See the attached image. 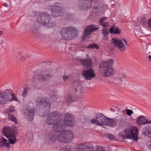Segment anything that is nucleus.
<instances>
[{
	"label": "nucleus",
	"mask_w": 151,
	"mask_h": 151,
	"mask_svg": "<svg viewBox=\"0 0 151 151\" xmlns=\"http://www.w3.org/2000/svg\"><path fill=\"white\" fill-rule=\"evenodd\" d=\"M102 22L104 23V22H105V21H102Z\"/></svg>",
	"instance_id": "63"
},
{
	"label": "nucleus",
	"mask_w": 151,
	"mask_h": 151,
	"mask_svg": "<svg viewBox=\"0 0 151 151\" xmlns=\"http://www.w3.org/2000/svg\"><path fill=\"white\" fill-rule=\"evenodd\" d=\"M46 122L48 125H50L52 124V123H55V122L53 120V119H52L50 116H48L47 117L46 121Z\"/></svg>",
	"instance_id": "34"
},
{
	"label": "nucleus",
	"mask_w": 151,
	"mask_h": 151,
	"mask_svg": "<svg viewBox=\"0 0 151 151\" xmlns=\"http://www.w3.org/2000/svg\"><path fill=\"white\" fill-rule=\"evenodd\" d=\"M14 111V108H13V109H10V110H9L10 112H12Z\"/></svg>",
	"instance_id": "54"
},
{
	"label": "nucleus",
	"mask_w": 151,
	"mask_h": 151,
	"mask_svg": "<svg viewBox=\"0 0 151 151\" xmlns=\"http://www.w3.org/2000/svg\"><path fill=\"white\" fill-rule=\"evenodd\" d=\"M77 29L72 26L63 28L60 31L62 37L67 40H70L78 36Z\"/></svg>",
	"instance_id": "2"
},
{
	"label": "nucleus",
	"mask_w": 151,
	"mask_h": 151,
	"mask_svg": "<svg viewBox=\"0 0 151 151\" xmlns=\"http://www.w3.org/2000/svg\"><path fill=\"white\" fill-rule=\"evenodd\" d=\"M124 119H123V120H122V122H125V121H124Z\"/></svg>",
	"instance_id": "61"
},
{
	"label": "nucleus",
	"mask_w": 151,
	"mask_h": 151,
	"mask_svg": "<svg viewBox=\"0 0 151 151\" xmlns=\"http://www.w3.org/2000/svg\"><path fill=\"white\" fill-rule=\"evenodd\" d=\"M71 147L70 146L67 145L62 148L60 151H71Z\"/></svg>",
	"instance_id": "36"
},
{
	"label": "nucleus",
	"mask_w": 151,
	"mask_h": 151,
	"mask_svg": "<svg viewBox=\"0 0 151 151\" xmlns=\"http://www.w3.org/2000/svg\"><path fill=\"white\" fill-rule=\"evenodd\" d=\"M15 132L13 128L10 127H4L2 129L3 134L9 139V143L12 145L14 144L17 141L16 137L14 134Z\"/></svg>",
	"instance_id": "6"
},
{
	"label": "nucleus",
	"mask_w": 151,
	"mask_h": 151,
	"mask_svg": "<svg viewBox=\"0 0 151 151\" xmlns=\"http://www.w3.org/2000/svg\"><path fill=\"white\" fill-rule=\"evenodd\" d=\"M146 123L151 124V120H146Z\"/></svg>",
	"instance_id": "50"
},
{
	"label": "nucleus",
	"mask_w": 151,
	"mask_h": 151,
	"mask_svg": "<svg viewBox=\"0 0 151 151\" xmlns=\"http://www.w3.org/2000/svg\"><path fill=\"white\" fill-rule=\"evenodd\" d=\"M100 24L103 26V27H107L108 25V23L107 22H104V23H102V24L100 23Z\"/></svg>",
	"instance_id": "44"
},
{
	"label": "nucleus",
	"mask_w": 151,
	"mask_h": 151,
	"mask_svg": "<svg viewBox=\"0 0 151 151\" xmlns=\"http://www.w3.org/2000/svg\"><path fill=\"white\" fill-rule=\"evenodd\" d=\"M96 151H106L102 147L99 146L97 147Z\"/></svg>",
	"instance_id": "41"
},
{
	"label": "nucleus",
	"mask_w": 151,
	"mask_h": 151,
	"mask_svg": "<svg viewBox=\"0 0 151 151\" xmlns=\"http://www.w3.org/2000/svg\"><path fill=\"white\" fill-rule=\"evenodd\" d=\"M126 76L122 74H119L117 76V78L119 82L121 84H123L125 80Z\"/></svg>",
	"instance_id": "29"
},
{
	"label": "nucleus",
	"mask_w": 151,
	"mask_h": 151,
	"mask_svg": "<svg viewBox=\"0 0 151 151\" xmlns=\"http://www.w3.org/2000/svg\"><path fill=\"white\" fill-rule=\"evenodd\" d=\"M25 59V58L24 56H22L20 58V61L22 62L24 61Z\"/></svg>",
	"instance_id": "48"
},
{
	"label": "nucleus",
	"mask_w": 151,
	"mask_h": 151,
	"mask_svg": "<svg viewBox=\"0 0 151 151\" xmlns=\"http://www.w3.org/2000/svg\"><path fill=\"white\" fill-rule=\"evenodd\" d=\"M98 29V27H96L94 25H91L88 26L84 30L83 39L84 40L91 32Z\"/></svg>",
	"instance_id": "17"
},
{
	"label": "nucleus",
	"mask_w": 151,
	"mask_h": 151,
	"mask_svg": "<svg viewBox=\"0 0 151 151\" xmlns=\"http://www.w3.org/2000/svg\"><path fill=\"white\" fill-rule=\"evenodd\" d=\"M88 48L90 49H99V46L96 44L92 43L88 45L87 47Z\"/></svg>",
	"instance_id": "35"
},
{
	"label": "nucleus",
	"mask_w": 151,
	"mask_h": 151,
	"mask_svg": "<svg viewBox=\"0 0 151 151\" xmlns=\"http://www.w3.org/2000/svg\"><path fill=\"white\" fill-rule=\"evenodd\" d=\"M133 113V112L132 110L129 109H127V114L128 115L130 116Z\"/></svg>",
	"instance_id": "42"
},
{
	"label": "nucleus",
	"mask_w": 151,
	"mask_h": 151,
	"mask_svg": "<svg viewBox=\"0 0 151 151\" xmlns=\"http://www.w3.org/2000/svg\"><path fill=\"white\" fill-rule=\"evenodd\" d=\"M86 56H87V57H88V54H87V55H86Z\"/></svg>",
	"instance_id": "64"
},
{
	"label": "nucleus",
	"mask_w": 151,
	"mask_h": 151,
	"mask_svg": "<svg viewBox=\"0 0 151 151\" xmlns=\"http://www.w3.org/2000/svg\"><path fill=\"white\" fill-rule=\"evenodd\" d=\"M97 8H98L96 6V7H94V9H97Z\"/></svg>",
	"instance_id": "60"
},
{
	"label": "nucleus",
	"mask_w": 151,
	"mask_h": 151,
	"mask_svg": "<svg viewBox=\"0 0 151 151\" xmlns=\"http://www.w3.org/2000/svg\"><path fill=\"white\" fill-rule=\"evenodd\" d=\"M79 8L81 9H88L92 7L91 0H80L79 1Z\"/></svg>",
	"instance_id": "20"
},
{
	"label": "nucleus",
	"mask_w": 151,
	"mask_h": 151,
	"mask_svg": "<svg viewBox=\"0 0 151 151\" xmlns=\"http://www.w3.org/2000/svg\"><path fill=\"white\" fill-rule=\"evenodd\" d=\"M9 97L10 98L9 101H17L18 100L16 98L15 95L14 93H9Z\"/></svg>",
	"instance_id": "31"
},
{
	"label": "nucleus",
	"mask_w": 151,
	"mask_h": 151,
	"mask_svg": "<svg viewBox=\"0 0 151 151\" xmlns=\"http://www.w3.org/2000/svg\"><path fill=\"white\" fill-rule=\"evenodd\" d=\"M18 54H19V55H21V54H22V53H21V52H19L18 53Z\"/></svg>",
	"instance_id": "59"
},
{
	"label": "nucleus",
	"mask_w": 151,
	"mask_h": 151,
	"mask_svg": "<svg viewBox=\"0 0 151 151\" xmlns=\"http://www.w3.org/2000/svg\"><path fill=\"white\" fill-rule=\"evenodd\" d=\"M9 96V93L0 91V105L7 104L10 99Z\"/></svg>",
	"instance_id": "19"
},
{
	"label": "nucleus",
	"mask_w": 151,
	"mask_h": 151,
	"mask_svg": "<svg viewBox=\"0 0 151 151\" xmlns=\"http://www.w3.org/2000/svg\"><path fill=\"white\" fill-rule=\"evenodd\" d=\"M99 72L100 75L104 77H110L114 73L113 68L104 61H101L99 65Z\"/></svg>",
	"instance_id": "1"
},
{
	"label": "nucleus",
	"mask_w": 151,
	"mask_h": 151,
	"mask_svg": "<svg viewBox=\"0 0 151 151\" xmlns=\"http://www.w3.org/2000/svg\"><path fill=\"white\" fill-rule=\"evenodd\" d=\"M28 90V89L27 87H25L24 89L22 95V97H26L27 95Z\"/></svg>",
	"instance_id": "38"
},
{
	"label": "nucleus",
	"mask_w": 151,
	"mask_h": 151,
	"mask_svg": "<svg viewBox=\"0 0 151 151\" xmlns=\"http://www.w3.org/2000/svg\"><path fill=\"white\" fill-rule=\"evenodd\" d=\"M148 58L149 60L150 61H151V56L150 55H149L148 56Z\"/></svg>",
	"instance_id": "52"
},
{
	"label": "nucleus",
	"mask_w": 151,
	"mask_h": 151,
	"mask_svg": "<svg viewBox=\"0 0 151 151\" xmlns=\"http://www.w3.org/2000/svg\"><path fill=\"white\" fill-rule=\"evenodd\" d=\"M146 20L145 19L142 18L141 20V23H146Z\"/></svg>",
	"instance_id": "49"
},
{
	"label": "nucleus",
	"mask_w": 151,
	"mask_h": 151,
	"mask_svg": "<svg viewBox=\"0 0 151 151\" xmlns=\"http://www.w3.org/2000/svg\"><path fill=\"white\" fill-rule=\"evenodd\" d=\"M80 61L82 65L85 67H90L92 66V61L90 58H86L85 60H81Z\"/></svg>",
	"instance_id": "24"
},
{
	"label": "nucleus",
	"mask_w": 151,
	"mask_h": 151,
	"mask_svg": "<svg viewBox=\"0 0 151 151\" xmlns=\"http://www.w3.org/2000/svg\"><path fill=\"white\" fill-rule=\"evenodd\" d=\"M81 74L86 80H91L96 76L93 70L91 68L82 71Z\"/></svg>",
	"instance_id": "14"
},
{
	"label": "nucleus",
	"mask_w": 151,
	"mask_h": 151,
	"mask_svg": "<svg viewBox=\"0 0 151 151\" xmlns=\"http://www.w3.org/2000/svg\"><path fill=\"white\" fill-rule=\"evenodd\" d=\"M53 77V73L48 71H41L39 74L38 78L41 81L50 80Z\"/></svg>",
	"instance_id": "11"
},
{
	"label": "nucleus",
	"mask_w": 151,
	"mask_h": 151,
	"mask_svg": "<svg viewBox=\"0 0 151 151\" xmlns=\"http://www.w3.org/2000/svg\"><path fill=\"white\" fill-rule=\"evenodd\" d=\"M48 116L50 117L53 119L55 123L60 120L61 118V115L60 114L56 111L50 113Z\"/></svg>",
	"instance_id": "23"
},
{
	"label": "nucleus",
	"mask_w": 151,
	"mask_h": 151,
	"mask_svg": "<svg viewBox=\"0 0 151 151\" xmlns=\"http://www.w3.org/2000/svg\"><path fill=\"white\" fill-rule=\"evenodd\" d=\"M107 17H103L102 18H101V19L99 21V23L100 24L101 23V24H102V23H103L102 21H105L106 20V19H107Z\"/></svg>",
	"instance_id": "43"
},
{
	"label": "nucleus",
	"mask_w": 151,
	"mask_h": 151,
	"mask_svg": "<svg viewBox=\"0 0 151 151\" xmlns=\"http://www.w3.org/2000/svg\"><path fill=\"white\" fill-rule=\"evenodd\" d=\"M8 117L9 120L13 121L15 124H17V119L12 114H8Z\"/></svg>",
	"instance_id": "32"
},
{
	"label": "nucleus",
	"mask_w": 151,
	"mask_h": 151,
	"mask_svg": "<svg viewBox=\"0 0 151 151\" xmlns=\"http://www.w3.org/2000/svg\"><path fill=\"white\" fill-rule=\"evenodd\" d=\"M109 31L111 33L120 34L121 32V30L117 27L113 25L109 29Z\"/></svg>",
	"instance_id": "27"
},
{
	"label": "nucleus",
	"mask_w": 151,
	"mask_h": 151,
	"mask_svg": "<svg viewBox=\"0 0 151 151\" xmlns=\"http://www.w3.org/2000/svg\"><path fill=\"white\" fill-rule=\"evenodd\" d=\"M105 136L106 137L108 138L109 139H114L115 138V136L111 134H106Z\"/></svg>",
	"instance_id": "39"
},
{
	"label": "nucleus",
	"mask_w": 151,
	"mask_h": 151,
	"mask_svg": "<svg viewBox=\"0 0 151 151\" xmlns=\"http://www.w3.org/2000/svg\"><path fill=\"white\" fill-rule=\"evenodd\" d=\"M71 101V99L70 98H69L68 99H66V103L68 104L70 103Z\"/></svg>",
	"instance_id": "47"
},
{
	"label": "nucleus",
	"mask_w": 151,
	"mask_h": 151,
	"mask_svg": "<svg viewBox=\"0 0 151 151\" xmlns=\"http://www.w3.org/2000/svg\"><path fill=\"white\" fill-rule=\"evenodd\" d=\"M36 104L37 106L43 108L42 110L45 115L47 114L50 110L51 104L47 99L37 98L36 99Z\"/></svg>",
	"instance_id": "7"
},
{
	"label": "nucleus",
	"mask_w": 151,
	"mask_h": 151,
	"mask_svg": "<svg viewBox=\"0 0 151 151\" xmlns=\"http://www.w3.org/2000/svg\"><path fill=\"white\" fill-rule=\"evenodd\" d=\"M73 132L70 130H65L59 134L56 137L59 142L68 143L72 140L73 137Z\"/></svg>",
	"instance_id": "4"
},
{
	"label": "nucleus",
	"mask_w": 151,
	"mask_h": 151,
	"mask_svg": "<svg viewBox=\"0 0 151 151\" xmlns=\"http://www.w3.org/2000/svg\"><path fill=\"white\" fill-rule=\"evenodd\" d=\"M7 140L2 137L0 139V147L5 146L6 147H9V143L7 142Z\"/></svg>",
	"instance_id": "28"
},
{
	"label": "nucleus",
	"mask_w": 151,
	"mask_h": 151,
	"mask_svg": "<svg viewBox=\"0 0 151 151\" xmlns=\"http://www.w3.org/2000/svg\"><path fill=\"white\" fill-rule=\"evenodd\" d=\"M92 144L88 142L82 143L77 145L76 151H93Z\"/></svg>",
	"instance_id": "10"
},
{
	"label": "nucleus",
	"mask_w": 151,
	"mask_h": 151,
	"mask_svg": "<svg viewBox=\"0 0 151 151\" xmlns=\"http://www.w3.org/2000/svg\"><path fill=\"white\" fill-rule=\"evenodd\" d=\"M2 32L1 31H0V36L2 35Z\"/></svg>",
	"instance_id": "58"
},
{
	"label": "nucleus",
	"mask_w": 151,
	"mask_h": 151,
	"mask_svg": "<svg viewBox=\"0 0 151 151\" xmlns=\"http://www.w3.org/2000/svg\"><path fill=\"white\" fill-rule=\"evenodd\" d=\"M95 60L96 61V62H97V60H96L95 59Z\"/></svg>",
	"instance_id": "62"
},
{
	"label": "nucleus",
	"mask_w": 151,
	"mask_h": 151,
	"mask_svg": "<svg viewBox=\"0 0 151 151\" xmlns=\"http://www.w3.org/2000/svg\"><path fill=\"white\" fill-rule=\"evenodd\" d=\"M69 78V77L68 76H65L64 75L63 77V81H66Z\"/></svg>",
	"instance_id": "45"
},
{
	"label": "nucleus",
	"mask_w": 151,
	"mask_h": 151,
	"mask_svg": "<svg viewBox=\"0 0 151 151\" xmlns=\"http://www.w3.org/2000/svg\"><path fill=\"white\" fill-rule=\"evenodd\" d=\"M138 129L136 127L129 128L125 131V138H133L134 140L137 141L138 139Z\"/></svg>",
	"instance_id": "8"
},
{
	"label": "nucleus",
	"mask_w": 151,
	"mask_h": 151,
	"mask_svg": "<svg viewBox=\"0 0 151 151\" xmlns=\"http://www.w3.org/2000/svg\"><path fill=\"white\" fill-rule=\"evenodd\" d=\"M64 123L68 126H73L74 124V117L70 114H66L64 119Z\"/></svg>",
	"instance_id": "21"
},
{
	"label": "nucleus",
	"mask_w": 151,
	"mask_h": 151,
	"mask_svg": "<svg viewBox=\"0 0 151 151\" xmlns=\"http://www.w3.org/2000/svg\"><path fill=\"white\" fill-rule=\"evenodd\" d=\"M65 125L64 122L60 120L54 123L52 126L53 129L55 132H61L65 128Z\"/></svg>",
	"instance_id": "15"
},
{
	"label": "nucleus",
	"mask_w": 151,
	"mask_h": 151,
	"mask_svg": "<svg viewBox=\"0 0 151 151\" xmlns=\"http://www.w3.org/2000/svg\"><path fill=\"white\" fill-rule=\"evenodd\" d=\"M8 117L9 120L13 121L15 124H17V119L12 114H8Z\"/></svg>",
	"instance_id": "33"
},
{
	"label": "nucleus",
	"mask_w": 151,
	"mask_h": 151,
	"mask_svg": "<svg viewBox=\"0 0 151 151\" xmlns=\"http://www.w3.org/2000/svg\"><path fill=\"white\" fill-rule=\"evenodd\" d=\"M37 20L41 25L47 27H51L54 25L50 22V16L47 13L43 12L38 15Z\"/></svg>",
	"instance_id": "3"
},
{
	"label": "nucleus",
	"mask_w": 151,
	"mask_h": 151,
	"mask_svg": "<svg viewBox=\"0 0 151 151\" xmlns=\"http://www.w3.org/2000/svg\"><path fill=\"white\" fill-rule=\"evenodd\" d=\"M148 147L149 149H151V145H150Z\"/></svg>",
	"instance_id": "56"
},
{
	"label": "nucleus",
	"mask_w": 151,
	"mask_h": 151,
	"mask_svg": "<svg viewBox=\"0 0 151 151\" xmlns=\"http://www.w3.org/2000/svg\"><path fill=\"white\" fill-rule=\"evenodd\" d=\"M142 134L145 136L151 138V127H146L142 130Z\"/></svg>",
	"instance_id": "25"
},
{
	"label": "nucleus",
	"mask_w": 151,
	"mask_h": 151,
	"mask_svg": "<svg viewBox=\"0 0 151 151\" xmlns=\"http://www.w3.org/2000/svg\"><path fill=\"white\" fill-rule=\"evenodd\" d=\"M102 30L103 36L105 38H106L108 36V35L109 33V32L107 29H103Z\"/></svg>",
	"instance_id": "37"
},
{
	"label": "nucleus",
	"mask_w": 151,
	"mask_h": 151,
	"mask_svg": "<svg viewBox=\"0 0 151 151\" xmlns=\"http://www.w3.org/2000/svg\"><path fill=\"white\" fill-rule=\"evenodd\" d=\"M106 116L102 114H97L96 116L95 119H92L91 122L93 124H95L97 125L101 126L104 125Z\"/></svg>",
	"instance_id": "13"
},
{
	"label": "nucleus",
	"mask_w": 151,
	"mask_h": 151,
	"mask_svg": "<svg viewBox=\"0 0 151 151\" xmlns=\"http://www.w3.org/2000/svg\"><path fill=\"white\" fill-rule=\"evenodd\" d=\"M29 135H30L31 137V138H32V134L31 133H29Z\"/></svg>",
	"instance_id": "57"
},
{
	"label": "nucleus",
	"mask_w": 151,
	"mask_h": 151,
	"mask_svg": "<svg viewBox=\"0 0 151 151\" xmlns=\"http://www.w3.org/2000/svg\"><path fill=\"white\" fill-rule=\"evenodd\" d=\"M55 98V99H56V97H55V95H52L51 96V98Z\"/></svg>",
	"instance_id": "53"
},
{
	"label": "nucleus",
	"mask_w": 151,
	"mask_h": 151,
	"mask_svg": "<svg viewBox=\"0 0 151 151\" xmlns=\"http://www.w3.org/2000/svg\"><path fill=\"white\" fill-rule=\"evenodd\" d=\"M104 61L107 63L108 65H110L111 66L114 63V60L112 59H110L108 61Z\"/></svg>",
	"instance_id": "40"
},
{
	"label": "nucleus",
	"mask_w": 151,
	"mask_h": 151,
	"mask_svg": "<svg viewBox=\"0 0 151 151\" xmlns=\"http://www.w3.org/2000/svg\"><path fill=\"white\" fill-rule=\"evenodd\" d=\"M40 23L37 21H35L32 27V31L37 37H41L42 35L39 31V29L40 26Z\"/></svg>",
	"instance_id": "18"
},
{
	"label": "nucleus",
	"mask_w": 151,
	"mask_h": 151,
	"mask_svg": "<svg viewBox=\"0 0 151 151\" xmlns=\"http://www.w3.org/2000/svg\"><path fill=\"white\" fill-rule=\"evenodd\" d=\"M115 119H110L106 117L104 125L112 127L115 126Z\"/></svg>",
	"instance_id": "26"
},
{
	"label": "nucleus",
	"mask_w": 151,
	"mask_h": 151,
	"mask_svg": "<svg viewBox=\"0 0 151 151\" xmlns=\"http://www.w3.org/2000/svg\"><path fill=\"white\" fill-rule=\"evenodd\" d=\"M56 136L55 135H47L46 136L45 141L48 145H52L56 140Z\"/></svg>",
	"instance_id": "22"
},
{
	"label": "nucleus",
	"mask_w": 151,
	"mask_h": 151,
	"mask_svg": "<svg viewBox=\"0 0 151 151\" xmlns=\"http://www.w3.org/2000/svg\"><path fill=\"white\" fill-rule=\"evenodd\" d=\"M50 9L52 15L53 17L62 16L65 11L63 5L58 2L55 3L53 5L50 6Z\"/></svg>",
	"instance_id": "5"
},
{
	"label": "nucleus",
	"mask_w": 151,
	"mask_h": 151,
	"mask_svg": "<svg viewBox=\"0 0 151 151\" xmlns=\"http://www.w3.org/2000/svg\"><path fill=\"white\" fill-rule=\"evenodd\" d=\"M146 120L145 119L143 116H140L137 118V122L139 125L146 124Z\"/></svg>",
	"instance_id": "30"
},
{
	"label": "nucleus",
	"mask_w": 151,
	"mask_h": 151,
	"mask_svg": "<svg viewBox=\"0 0 151 151\" xmlns=\"http://www.w3.org/2000/svg\"><path fill=\"white\" fill-rule=\"evenodd\" d=\"M6 43H4V42H2L1 43V45H2V46H3V45H6Z\"/></svg>",
	"instance_id": "55"
},
{
	"label": "nucleus",
	"mask_w": 151,
	"mask_h": 151,
	"mask_svg": "<svg viewBox=\"0 0 151 151\" xmlns=\"http://www.w3.org/2000/svg\"><path fill=\"white\" fill-rule=\"evenodd\" d=\"M122 40L125 43V45L123 44L122 40H119L116 37L113 38L111 40V42L121 51L124 52L125 50L126 45H127L128 44L125 39L123 38Z\"/></svg>",
	"instance_id": "9"
},
{
	"label": "nucleus",
	"mask_w": 151,
	"mask_h": 151,
	"mask_svg": "<svg viewBox=\"0 0 151 151\" xmlns=\"http://www.w3.org/2000/svg\"><path fill=\"white\" fill-rule=\"evenodd\" d=\"M72 91L76 95L80 96H82L83 92L82 86L78 81H74L72 86Z\"/></svg>",
	"instance_id": "12"
},
{
	"label": "nucleus",
	"mask_w": 151,
	"mask_h": 151,
	"mask_svg": "<svg viewBox=\"0 0 151 151\" xmlns=\"http://www.w3.org/2000/svg\"><path fill=\"white\" fill-rule=\"evenodd\" d=\"M148 27L151 28V19L148 21Z\"/></svg>",
	"instance_id": "46"
},
{
	"label": "nucleus",
	"mask_w": 151,
	"mask_h": 151,
	"mask_svg": "<svg viewBox=\"0 0 151 151\" xmlns=\"http://www.w3.org/2000/svg\"><path fill=\"white\" fill-rule=\"evenodd\" d=\"M4 6L6 7H8V5L6 3H4Z\"/></svg>",
	"instance_id": "51"
},
{
	"label": "nucleus",
	"mask_w": 151,
	"mask_h": 151,
	"mask_svg": "<svg viewBox=\"0 0 151 151\" xmlns=\"http://www.w3.org/2000/svg\"><path fill=\"white\" fill-rule=\"evenodd\" d=\"M35 109L28 107L24 110V116L26 119L29 121H32L33 119Z\"/></svg>",
	"instance_id": "16"
}]
</instances>
